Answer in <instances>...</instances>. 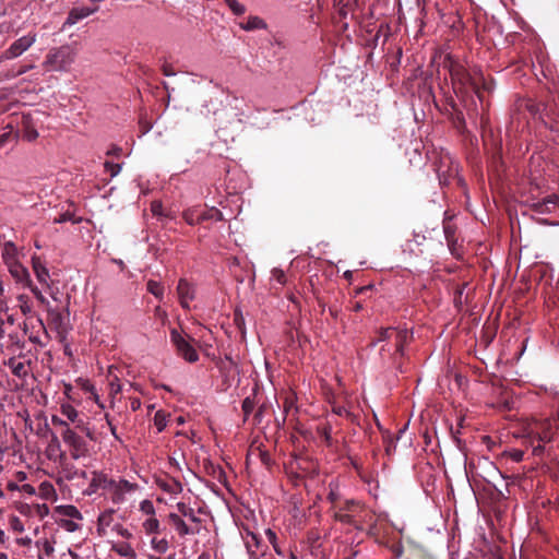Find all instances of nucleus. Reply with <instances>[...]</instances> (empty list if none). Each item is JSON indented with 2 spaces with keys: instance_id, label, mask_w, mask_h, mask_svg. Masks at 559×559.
Returning <instances> with one entry per match:
<instances>
[{
  "instance_id": "21",
  "label": "nucleus",
  "mask_w": 559,
  "mask_h": 559,
  "mask_svg": "<svg viewBox=\"0 0 559 559\" xmlns=\"http://www.w3.org/2000/svg\"><path fill=\"white\" fill-rule=\"evenodd\" d=\"M177 510L182 516L187 518L190 522L195 523V524L201 523V519L195 515V511L191 507L187 506L186 503L178 502Z\"/></svg>"
},
{
  "instance_id": "63",
  "label": "nucleus",
  "mask_w": 559,
  "mask_h": 559,
  "mask_svg": "<svg viewBox=\"0 0 559 559\" xmlns=\"http://www.w3.org/2000/svg\"><path fill=\"white\" fill-rule=\"evenodd\" d=\"M17 543L22 546H29L32 543V539L29 537H24V538L17 539Z\"/></svg>"
},
{
  "instance_id": "48",
  "label": "nucleus",
  "mask_w": 559,
  "mask_h": 559,
  "mask_svg": "<svg viewBox=\"0 0 559 559\" xmlns=\"http://www.w3.org/2000/svg\"><path fill=\"white\" fill-rule=\"evenodd\" d=\"M151 211H152L154 216H163V215H165L164 214L163 204L159 201L152 202Z\"/></svg>"
},
{
  "instance_id": "53",
  "label": "nucleus",
  "mask_w": 559,
  "mask_h": 559,
  "mask_svg": "<svg viewBox=\"0 0 559 559\" xmlns=\"http://www.w3.org/2000/svg\"><path fill=\"white\" fill-rule=\"evenodd\" d=\"M265 533H266V536H267V538H269V542L273 545V547H274L275 551H276L277 554H281L280 549H278V548H277V546H276V534H275L272 530H270V528H269V530H266V532H265Z\"/></svg>"
},
{
  "instance_id": "2",
  "label": "nucleus",
  "mask_w": 559,
  "mask_h": 559,
  "mask_svg": "<svg viewBox=\"0 0 559 559\" xmlns=\"http://www.w3.org/2000/svg\"><path fill=\"white\" fill-rule=\"evenodd\" d=\"M78 52L71 45H62L57 48H52L46 55L43 67L46 71H67L74 62Z\"/></svg>"
},
{
  "instance_id": "6",
  "label": "nucleus",
  "mask_w": 559,
  "mask_h": 559,
  "mask_svg": "<svg viewBox=\"0 0 559 559\" xmlns=\"http://www.w3.org/2000/svg\"><path fill=\"white\" fill-rule=\"evenodd\" d=\"M138 489V485L130 483L127 479H120L119 481H116L115 479L111 480L110 486L108 488V491L110 492V499L112 503L120 504L126 500L124 495L127 492H131Z\"/></svg>"
},
{
  "instance_id": "41",
  "label": "nucleus",
  "mask_w": 559,
  "mask_h": 559,
  "mask_svg": "<svg viewBox=\"0 0 559 559\" xmlns=\"http://www.w3.org/2000/svg\"><path fill=\"white\" fill-rule=\"evenodd\" d=\"M394 332H395L394 328H383V329H380L379 332H378L377 341H379V342L388 341V340H390L392 337Z\"/></svg>"
},
{
  "instance_id": "7",
  "label": "nucleus",
  "mask_w": 559,
  "mask_h": 559,
  "mask_svg": "<svg viewBox=\"0 0 559 559\" xmlns=\"http://www.w3.org/2000/svg\"><path fill=\"white\" fill-rule=\"evenodd\" d=\"M359 508L358 503L354 500L346 501L345 504L335 512L334 518L336 521L355 526L359 528L357 525V521L355 520V512Z\"/></svg>"
},
{
  "instance_id": "27",
  "label": "nucleus",
  "mask_w": 559,
  "mask_h": 559,
  "mask_svg": "<svg viewBox=\"0 0 559 559\" xmlns=\"http://www.w3.org/2000/svg\"><path fill=\"white\" fill-rule=\"evenodd\" d=\"M201 213L197 209H188L183 211L182 217L189 225H195L200 223Z\"/></svg>"
},
{
  "instance_id": "39",
  "label": "nucleus",
  "mask_w": 559,
  "mask_h": 559,
  "mask_svg": "<svg viewBox=\"0 0 559 559\" xmlns=\"http://www.w3.org/2000/svg\"><path fill=\"white\" fill-rule=\"evenodd\" d=\"M34 68H35V66L33 63L20 66L16 70L12 69L8 73V78H11V79L17 78V76L28 72L29 70H32Z\"/></svg>"
},
{
  "instance_id": "17",
  "label": "nucleus",
  "mask_w": 559,
  "mask_h": 559,
  "mask_svg": "<svg viewBox=\"0 0 559 559\" xmlns=\"http://www.w3.org/2000/svg\"><path fill=\"white\" fill-rule=\"evenodd\" d=\"M17 249L16 246L12 241L4 242L2 247V259L4 263L10 265L12 262H19L17 259Z\"/></svg>"
},
{
  "instance_id": "28",
  "label": "nucleus",
  "mask_w": 559,
  "mask_h": 559,
  "mask_svg": "<svg viewBox=\"0 0 559 559\" xmlns=\"http://www.w3.org/2000/svg\"><path fill=\"white\" fill-rule=\"evenodd\" d=\"M209 219L222 221L223 214L219 210H217L215 207H212L209 211L202 212L200 215V223H202L204 221H209Z\"/></svg>"
},
{
  "instance_id": "8",
  "label": "nucleus",
  "mask_w": 559,
  "mask_h": 559,
  "mask_svg": "<svg viewBox=\"0 0 559 559\" xmlns=\"http://www.w3.org/2000/svg\"><path fill=\"white\" fill-rule=\"evenodd\" d=\"M177 294L182 308L189 309V302L195 297V289L186 278H180L177 285Z\"/></svg>"
},
{
  "instance_id": "57",
  "label": "nucleus",
  "mask_w": 559,
  "mask_h": 559,
  "mask_svg": "<svg viewBox=\"0 0 559 559\" xmlns=\"http://www.w3.org/2000/svg\"><path fill=\"white\" fill-rule=\"evenodd\" d=\"M333 413H335L338 416H348L349 412L344 406H334Z\"/></svg>"
},
{
  "instance_id": "35",
  "label": "nucleus",
  "mask_w": 559,
  "mask_h": 559,
  "mask_svg": "<svg viewBox=\"0 0 559 559\" xmlns=\"http://www.w3.org/2000/svg\"><path fill=\"white\" fill-rule=\"evenodd\" d=\"M115 510L109 509L99 514L97 522L100 526H110L114 520Z\"/></svg>"
},
{
  "instance_id": "14",
  "label": "nucleus",
  "mask_w": 559,
  "mask_h": 559,
  "mask_svg": "<svg viewBox=\"0 0 559 559\" xmlns=\"http://www.w3.org/2000/svg\"><path fill=\"white\" fill-rule=\"evenodd\" d=\"M33 270L39 283L49 286L48 280L50 277L49 271L46 265L41 262L39 257L32 258Z\"/></svg>"
},
{
  "instance_id": "24",
  "label": "nucleus",
  "mask_w": 559,
  "mask_h": 559,
  "mask_svg": "<svg viewBox=\"0 0 559 559\" xmlns=\"http://www.w3.org/2000/svg\"><path fill=\"white\" fill-rule=\"evenodd\" d=\"M56 511L59 514L71 518V519H78V520L82 519L81 512L74 506H70V504L69 506H59V507H57Z\"/></svg>"
},
{
  "instance_id": "34",
  "label": "nucleus",
  "mask_w": 559,
  "mask_h": 559,
  "mask_svg": "<svg viewBox=\"0 0 559 559\" xmlns=\"http://www.w3.org/2000/svg\"><path fill=\"white\" fill-rule=\"evenodd\" d=\"M234 324L240 331L241 335L245 336L246 335L245 318H243L242 312L238 309H236L234 311Z\"/></svg>"
},
{
  "instance_id": "50",
  "label": "nucleus",
  "mask_w": 559,
  "mask_h": 559,
  "mask_svg": "<svg viewBox=\"0 0 559 559\" xmlns=\"http://www.w3.org/2000/svg\"><path fill=\"white\" fill-rule=\"evenodd\" d=\"M249 537L250 538L246 540V546L248 550L251 552L252 545H254L255 547L260 546V538L255 534H250Z\"/></svg>"
},
{
  "instance_id": "40",
  "label": "nucleus",
  "mask_w": 559,
  "mask_h": 559,
  "mask_svg": "<svg viewBox=\"0 0 559 559\" xmlns=\"http://www.w3.org/2000/svg\"><path fill=\"white\" fill-rule=\"evenodd\" d=\"M152 547L157 552L164 554V552H166L168 550L169 545H168V542L166 539H164V538L163 539L153 538L152 539Z\"/></svg>"
},
{
  "instance_id": "62",
  "label": "nucleus",
  "mask_w": 559,
  "mask_h": 559,
  "mask_svg": "<svg viewBox=\"0 0 559 559\" xmlns=\"http://www.w3.org/2000/svg\"><path fill=\"white\" fill-rule=\"evenodd\" d=\"M523 452L522 451H515L513 454H512V457L515 462H520L522 461L523 459Z\"/></svg>"
},
{
  "instance_id": "23",
  "label": "nucleus",
  "mask_w": 559,
  "mask_h": 559,
  "mask_svg": "<svg viewBox=\"0 0 559 559\" xmlns=\"http://www.w3.org/2000/svg\"><path fill=\"white\" fill-rule=\"evenodd\" d=\"M112 550L116 551L121 557H135V551L129 543H118L112 546Z\"/></svg>"
},
{
  "instance_id": "46",
  "label": "nucleus",
  "mask_w": 559,
  "mask_h": 559,
  "mask_svg": "<svg viewBox=\"0 0 559 559\" xmlns=\"http://www.w3.org/2000/svg\"><path fill=\"white\" fill-rule=\"evenodd\" d=\"M32 293L34 294V296L36 297V299L43 305L46 307V309L48 307H50V304L49 301L47 300V298L41 294V292L35 287V288H32Z\"/></svg>"
},
{
  "instance_id": "18",
  "label": "nucleus",
  "mask_w": 559,
  "mask_h": 559,
  "mask_svg": "<svg viewBox=\"0 0 559 559\" xmlns=\"http://www.w3.org/2000/svg\"><path fill=\"white\" fill-rule=\"evenodd\" d=\"M22 128H23V138L28 141H35L38 138V132L32 123V120L28 116H23L22 118Z\"/></svg>"
},
{
  "instance_id": "47",
  "label": "nucleus",
  "mask_w": 559,
  "mask_h": 559,
  "mask_svg": "<svg viewBox=\"0 0 559 559\" xmlns=\"http://www.w3.org/2000/svg\"><path fill=\"white\" fill-rule=\"evenodd\" d=\"M272 276L277 283H280L282 285H284L286 283V275H285L284 271H282L280 269H273Z\"/></svg>"
},
{
  "instance_id": "59",
  "label": "nucleus",
  "mask_w": 559,
  "mask_h": 559,
  "mask_svg": "<svg viewBox=\"0 0 559 559\" xmlns=\"http://www.w3.org/2000/svg\"><path fill=\"white\" fill-rule=\"evenodd\" d=\"M12 138V132H4L0 135V147H2L5 143H8Z\"/></svg>"
},
{
  "instance_id": "49",
  "label": "nucleus",
  "mask_w": 559,
  "mask_h": 559,
  "mask_svg": "<svg viewBox=\"0 0 559 559\" xmlns=\"http://www.w3.org/2000/svg\"><path fill=\"white\" fill-rule=\"evenodd\" d=\"M141 510L146 513V514H154L155 513V510H154V506L153 503L150 501V500H143L141 502Z\"/></svg>"
},
{
  "instance_id": "20",
  "label": "nucleus",
  "mask_w": 559,
  "mask_h": 559,
  "mask_svg": "<svg viewBox=\"0 0 559 559\" xmlns=\"http://www.w3.org/2000/svg\"><path fill=\"white\" fill-rule=\"evenodd\" d=\"M395 334V355L404 356V347L408 342V333L406 330L394 332Z\"/></svg>"
},
{
  "instance_id": "15",
  "label": "nucleus",
  "mask_w": 559,
  "mask_h": 559,
  "mask_svg": "<svg viewBox=\"0 0 559 559\" xmlns=\"http://www.w3.org/2000/svg\"><path fill=\"white\" fill-rule=\"evenodd\" d=\"M239 26L241 29H243L246 32H253V31H258V29H266L267 28L266 22L258 15L248 16L247 21L239 23Z\"/></svg>"
},
{
  "instance_id": "56",
  "label": "nucleus",
  "mask_w": 559,
  "mask_h": 559,
  "mask_svg": "<svg viewBox=\"0 0 559 559\" xmlns=\"http://www.w3.org/2000/svg\"><path fill=\"white\" fill-rule=\"evenodd\" d=\"M43 548H44V552L46 556H48V557L52 556L55 548L51 543H49L48 540H45Z\"/></svg>"
},
{
  "instance_id": "1",
  "label": "nucleus",
  "mask_w": 559,
  "mask_h": 559,
  "mask_svg": "<svg viewBox=\"0 0 559 559\" xmlns=\"http://www.w3.org/2000/svg\"><path fill=\"white\" fill-rule=\"evenodd\" d=\"M443 66L449 70L456 95L466 94L471 90L483 102V92H490L492 88L491 82L485 79L480 70L469 72L451 56L445 57Z\"/></svg>"
},
{
  "instance_id": "12",
  "label": "nucleus",
  "mask_w": 559,
  "mask_h": 559,
  "mask_svg": "<svg viewBox=\"0 0 559 559\" xmlns=\"http://www.w3.org/2000/svg\"><path fill=\"white\" fill-rule=\"evenodd\" d=\"M92 475L93 477L87 489L88 495L95 493L100 488L108 490L112 478L100 472H93Z\"/></svg>"
},
{
  "instance_id": "43",
  "label": "nucleus",
  "mask_w": 559,
  "mask_h": 559,
  "mask_svg": "<svg viewBox=\"0 0 559 559\" xmlns=\"http://www.w3.org/2000/svg\"><path fill=\"white\" fill-rule=\"evenodd\" d=\"M332 428L331 426L326 425L319 429L320 436L323 438L326 445H332V437H331Z\"/></svg>"
},
{
  "instance_id": "64",
  "label": "nucleus",
  "mask_w": 559,
  "mask_h": 559,
  "mask_svg": "<svg viewBox=\"0 0 559 559\" xmlns=\"http://www.w3.org/2000/svg\"><path fill=\"white\" fill-rule=\"evenodd\" d=\"M372 288L371 285L362 286L356 290V295L365 294L367 290H370Z\"/></svg>"
},
{
  "instance_id": "42",
  "label": "nucleus",
  "mask_w": 559,
  "mask_h": 559,
  "mask_svg": "<svg viewBox=\"0 0 559 559\" xmlns=\"http://www.w3.org/2000/svg\"><path fill=\"white\" fill-rule=\"evenodd\" d=\"M9 523H10L11 528L14 532H16V533L24 532V524L19 516H16V515L11 516Z\"/></svg>"
},
{
  "instance_id": "37",
  "label": "nucleus",
  "mask_w": 559,
  "mask_h": 559,
  "mask_svg": "<svg viewBox=\"0 0 559 559\" xmlns=\"http://www.w3.org/2000/svg\"><path fill=\"white\" fill-rule=\"evenodd\" d=\"M143 527L147 534L157 533L159 531V521L155 518H150L143 523Z\"/></svg>"
},
{
  "instance_id": "45",
  "label": "nucleus",
  "mask_w": 559,
  "mask_h": 559,
  "mask_svg": "<svg viewBox=\"0 0 559 559\" xmlns=\"http://www.w3.org/2000/svg\"><path fill=\"white\" fill-rule=\"evenodd\" d=\"M105 168L107 169V171L110 173L111 177H115L121 170V165L120 164H114V163H110V162H106L105 163Z\"/></svg>"
},
{
  "instance_id": "51",
  "label": "nucleus",
  "mask_w": 559,
  "mask_h": 559,
  "mask_svg": "<svg viewBox=\"0 0 559 559\" xmlns=\"http://www.w3.org/2000/svg\"><path fill=\"white\" fill-rule=\"evenodd\" d=\"M61 526L66 528L68 532H74L79 528V525L71 520H62Z\"/></svg>"
},
{
  "instance_id": "13",
  "label": "nucleus",
  "mask_w": 559,
  "mask_h": 559,
  "mask_svg": "<svg viewBox=\"0 0 559 559\" xmlns=\"http://www.w3.org/2000/svg\"><path fill=\"white\" fill-rule=\"evenodd\" d=\"M10 274L15 278L17 283H21L25 286H31V277L28 270L23 266L20 262H12L8 265Z\"/></svg>"
},
{
  "instance_id": "31",
  "label": "nucleus",
  "mask_w": 559,
  "mask_h": 559,
  "mask_svg": "<svg viewBox=\"0 0 559 559\" xmlns=\"http://www.w3.org/2000/svg\"><path fill=\"white\" fill-rule=\"evenodd\" d=\"M61 414L64 415L71 423H76L80 417L79 412L70 404L61 406Z\"/></svg>"
},
{
  "instance_id": "19",
  "label": "nucleus",
  "mask_w": 559,
  "mask_h": 559,
  "mask_svg": "<svg viewBox=\"0 0 559 559\" xmlns=\"http://www.w3.org/2000/svg\"><path fill=\"white\" fill-rule=\"evenodd\" d=\"M10 368L12 373L20 378L25 379L28 374V370L24 362L17 361L14 357L10 358L7 364Z\"/></svg>"
},
{
  "instance_id": "38",
  "label": "nucleus",
  "mask_w": 559,
  "mask_h": 559,
  "mask_svg": "<svg viewBox=\"0 0 559 559\" xmlns=\"http://www.w3.org/2000/svg\"><path fill=\"white\" fill-rule=\"evenodd\" d=\"M9 340H10V345L8 348L11 350L23 349L25 346L24 341H22L16 333L9 334Z\"/></svg>"
},
{
  "instance_id": "4",
  "label": "nucleus",
  "mask_w": 559,
  "mask_h": 559,
  "mask_svg": "<svg viewBox=\"0 0 559 559\" xmlns=\"http://www.w3.org/2000/svg\"><path fill=\"white\" fill-rule=\"evenodd\" d=\"M36 39V33H28L27 35L20 37L1 53L0 60H11L20 57L35 44Z\"/></svg>"
},
{
  "instance_id": "11",
  "label": "nucleus",
  "mask_w": 559,
  "mask_h": 559,
  "mask_svg": "<svg viewBox=\"0 0 559 559\" xmlns=\"http://www.w3.org/2000/svg\"><path fill=\"white\" fill-rule=\"evenodd\" d=\"M46 310L48 313L47 320L49 326L56 330L59 335H63L67 332V325L62 313L57 309H52L51 307H48Z\"/></svg>"
},
{
  "instance_id": "58",
  "label": "nucleus",
  "mask_w": 559,
  "mask_h": 559,
  "mask_svg": "<svg viewBox=\"0 0 559 559\" xmlns=\"http://www.w3.org/2000/svg\"><path fill=\"white\" fill-rule=\"evenodd\" d=\"M51 421L55 426H61V427H63V429H67V427H69L68 423L66 420L59 418L58 416H52Z\"/></svg>"
},
{
  "instance_id": "9",
  "label": "nucleus",
  "mask_w": 559,
  "mask_h": 559,
  "mask_svg": "<svg viewBox=\"0 0 559 559\" xmlns=\"http://www.w3.org/2000/svg\"><path fill=\"white\" fill-rule=\"evenodd\" d=\"M97 9H98L97 5L88 7V5L81 4V5L73 7L68 14L64 25H70V26L74 25L79 21L90 16L92 13L97 11Z\"/></svg>"
},
{
  "instance_id": "60",
  "label": "nucleus",
  "mask_w": 559,
  "mask_h": 559,
  "mask_svg": "<svg viewBox=\"0 0 559 559\" xmlns=\"http://www.w3.org/2000/svg\"><path fill=\"white\" fill-rule=\"evenodd\" d=\"M72 216L73 215L71 213L67 212V213L61 214L58 218H55V222L56 223H64V222L71 221Z\"/></svg>"
},
{
  "instance_id": "32",
  "label": "nucleus",
  "mask_w": 559,
  "mask_h": 559,
  "mask_svg": "<svg viewBox=\"0 0 559 559\" xmlns=\"http://www.w3.org/2000/svg\"><path fill=\"white\" fill-rule=\"evenodd\" d=\"M167 417H168V415L165 412H163V411H158V412L155 413V415H154V424H155V426H156V428H157V430L159 432L163 431L166 428V426H167Z\"/></svg>"
},
{
  "instance_id": "5",
  "label": "nucleus",
  "mask_w": 559,
  "mask_h": 559,
  "mask_svg": "<svg viewBox=\"0 0 559 559\" xmlns=\"http://www.w3.org/2000/svg\"><path fill=\"white\" fill-rule=\"evenodd\" d=\"M63 441L72 449L71 456L75 460L83 456L87 452L86 441L75 431L67 427L61 432Z\"/></svg>"
},
{
  "instance_id": "55",
  "label": "nucleus",
  "mask_w": 559,
  "mask_h": 559,
  "mask_svg": "<svg viewBox=\"0 0 559 559\" xmlns=\"http://www.w3.org/2000/svg\"><path fill=\"white\" fill-rule=\"evenodd\" d=\"M162 72H163V74H164V75H166V76H173V75H175V74H176V72H175V70H174V68H173V66L167 64V63L163 64V67H162Z\"/></svg>"
},
{
  "instance_id": "33",
  "label": "nucleus",
  "mask_w": 559,
  "mask_h": 559,
  "mask_svg": "<svg viewBox=\"0 0 559 559\" xmlns=\"http://www.w3.org/2000/svg\"><path fill=\"white\" fill-rule=\"evenodd\" d=\"M224 2L235 15H242L246 12V7L238 0H224Z\"/></svg>"
},
{
  "instance_id": "22",
  "label": "nucleus",
  "mask_w": 559,
  "mask_h": 559,
  "mask_svg": "<svg viewBox=\"0 0 559 559\" xmlns=\"http://www.w3.org/2000/svg\"><path fill=\"white\" fill-rule=\"evenodd\" d=\"M159 487L171 495H177L182 491V485L179 480L171 478L168 481H158Z\"/></svg>"
},
{
  "instance_id": "29",
  "label": "nucleus",
  "mask_w": 559,
  "mask_h": 559,
  "mask_svg": "<svg viewBox=\"0 0 559 559\" xmlns=\"http://www.w3.org/2000/svg\"><path fill=\"white\" fill-rule=\"evenodd\" d=\"M450 106L454 111L453 122H454L455 127L457 129L463 128L465 126V119H464L463 112L457 109L456 104L454 103L453 99L450 100Z\"/></svg>"
},
{
  "instance_id": "26",
  "label": "nucleus",
  "mask_w": 559,
  "mask_h": 559,
  "mask_svg": "<svg viewBox=\"0 0 559 559\" xmlns=\"http://www.w3.org/2000/svg\"><path fill=\"white\" fill-rule=\"evenodd\" d=\"M147 292L156 298L162 299L164 296V286L156 281L150 280L146 284Z\"/></svg>"
},
{
  "instance_id": "3",
  "label": "nucleus",
  "mask_w": 559,
  "mask_h": 559,
  "mask_svg": "<svg viewBox=\"0 0 559 559\" xmlns=\"http://www.w3.org/2000/svg\"><path fill=\"white\" fill-rule=\"evenodd\" d=\"M170 341L175 345L177 354L188 362L199 360V354L189 341L176 329L170 331Z\"/></svg>"
},
{
  "instance_id": "52",
  "label": "nucleus",
  "mask_w": 559,
  "mask_h": 559,
  "mask_svg": "<svg viewBox=\"0 0 559 559\" xmlns=\"http://www.w3.org/2000/svg\"><path fill=\"white\" fill-rule=\"evenodd\" d=\"M260 460H261L262 464L265 465L266 467H270L273 464V460H272L271 455L269 454V452H266V451L260 452Z\"/></svg>"
},
{
  "instance_id": "10",
  "label": "nucleus",
  "mask_w": 559,
  "mask_h": 559,
  "mask_svg": "<svg viewBox=\"0 0 559 559\" xmlns=\"http://www.w3.org/2000/svg\"><path fill=\"white\" fill-rule=\"evenodd\" d=\"M168 521L180 536L194 535L200 532L199 527L187 525L182 518L177 513H169Z\"/></svg>"
},
{
  "instance_id": "25",
  "label": "nucleus",
  "mask_w": 559,
  "mask_h": 559,
  "mask_svg": "<svg viewBox=\"0 0 559 559\" xmlns=\"http://www.w3.org/2000/svg\"><path fill=\"white\" fill-rule=\"evenodd\" d=\"M292 409H296V396L293 392H288L285 394L284 402H283V411H284V417L283 423H285L286 416L289 414Z\"/></svg>"
},
{
  "instance_id": "30",
  "label": "nucleus",
  "mask_w": 559,
  "mask_h": 559,
  "mask_svg": "<svg viewBox=\"0 0 559 559\" xmlns=\"http://www.w3.org/2000/svg\"><path fill=\"white\" fill-rule=\"evenodd\" d=\"M443 231H444V236H445V239H447V242L449 245V247H453L454 243L456 242V239H455V227L453 225H451L450 223H444L443 224Z\"/></svg>"
},
{
  "instance_id": "44",
  "label": "nucleus",
  "mask_w": 559,
  "mask_h": 559,
  "mask_svg": "<svg viewBox=\"0 0 559 559\" xmlns=\"http://www.w3.org/2000/svg\"><path fill=\"white\" fill-rule=\"evenodd\" d=\"M114 531L126 539H130L133 537L132 533L128 528L123 527L121 524H116L114 526Z\"/></svg>"
},
{
  "instance_id": "16",
  "label": "nucleus",
  "mask_w": 559,
  "mask_h": 559,
  "mask_svg": "<svg viewBox=\"0 0 559 559\" xmlns=\"http://www.w3.org/2000/svg\"><path fill=\"white\" fill-rule=\"evenodd\" d=\"M558 203V197L555 194L548 195L544 198L542 201H538L533 204V209L537 213H549L555 209Z\"/></svg>"
},
{
  "instance_id": "36",
  "label": "nucleus",
  "mask_w": 559,
  "mask_h": 559,
  "mask_svg": "<svg viewBox=\"0 0 559 559\" xmlns=\"http://www.w3.org/2000/svg\"><path fill=\"white\" fill-rule=\"evenodd\" d=\"M254 406H255V402H254V397L253 396H247L242 401L241 408H242V412H243L245 419H247L248 416L252 413V411L254 409Z\"/></svg>"
},
{
  "instance_id": "61",
  "label": "nucleus",
  "mask_w": 559,
  "mask_h": 559,
  "mask_svg": "<svg viewBox=\"0 0 559 559\" xmlns=\"http://www.w3.org/2000/svg\"><path fill=\"white\" fill-rule=\"evenodd\" d=\"M543 451H544V447L540 443H538L537 445H533V453L535 455H540L543 453Z\"/></svg>"
},
{
  "instance_id": "54",
  "label": "nucleus",
  "mask_w": 559,
  "mask_h": 559,
  "mask_svg": "<svg viewBox=\"0 0 559 559\" xmlns=\"http://www.w3.org/2000/svg\"><path fill=\"white\" fill-rule=\"evenodd\" d=\"M75 424V427L79 428L81 431L85 432L87 437H90L92 439V433L90 431V429L85 426V423L79 417L76 423Z\"/></svg>"
}]
</instances>
